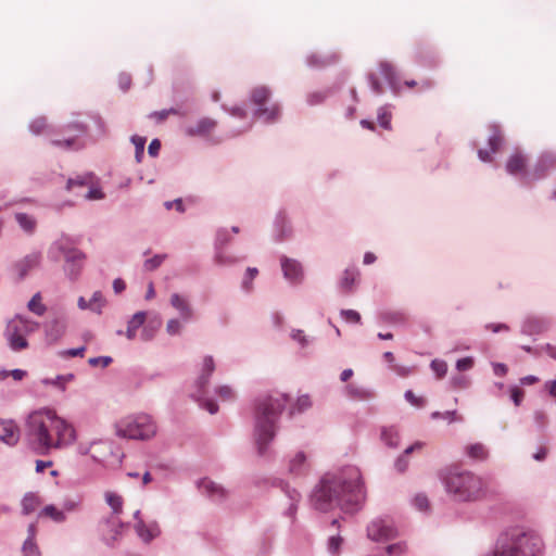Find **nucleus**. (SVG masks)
<instances>
[{
    "label": "nucleus",
    "mask_w": 556,
    "mask_h": 556,
    "mask_svg": "<svg viewBox=\"0 0 556 556\" xmlns=\"http://www.w3.org/2000/svg\"><path fill=\"white\" fill-rule=\"evenodd\" d=\"M365 500L362 472L353 465L326 472L311 494V504L319 511H330L338 507L344 513L354 514L362 509Z\"/></svg>",
    "instance_id": "f257e3e1"
},
{
    "label": "nucleus",
    "mask_w": 556,
    "mask_h": 556,
    "mask_svg": "<svg viewBox=\"0 0 556 556\" xmlns=\"http://www.w3.org/2000/svg\"><path fill=\"white\" fill-rule=\"evenodd\" d=\"M26 428L29 444L37 454L45 455L51 450L67 447L76 441L73 425L50 408L31 413Z\"/></svg>",
    "instance_id": "f03ea898"
},
{
    "label": "nucleus",
    "mask_w": 556,
    "mask_h": 556,
    "mask_svg": "<svg viewBox=\"0 0 556 556\" xmlns=\"http://www.w3.org/2000/svg\"><path fill=\"white\" fill-rule=\"evenodd\" d=\"M545 543L541 533L527 526L503 529L482 556H543Z\"/></svg>",
    "instance_id": "7ed1b4c3"
},
{
    "label": "nucleus",
    "mask_w": 556,
    "mask_h": 556,
    "mask_svg": "<svg viewBox=\"0 0 556 556\" xmlns=\"http://www.w3.org/2000/svg\"><path fill=\"white\" fill-rule=\"evenodd\" d=\"M288 402V395L281 392L262 394L255 400L253 437L260 456L266 455L274 441L280 414Z\"/></svg>",
    "instance_id": "20e7f679"
},
{
    "label": "nucleus",
    "mask_w": 556,
    "mask_h": 556,
    "mask_svg": "<svg viewBox=\"0 0 556 556\" xmlns=\"http://www.w3.org/2000/svg\"><path fill=\"white\" fill-rule=\"evenodd\" d=\"M446 494L456 503H475L486 495L483 479L476 472L460 466H448L440 473Z\"/></svg>",
    "instance_id": "39448f33"
},
{
    "label": "nucleus",
    "mask_w": 556,
    "mask_h": 556,
    "mask_svg": "<svg viewBox=\"0 0 556 556\" xmlns=\"http://www.w3.org/2000/svg\"><path fill=\"white\" fill-rule=\"evenodd\" d=\"M47 257L52 262H59L63 257V271L71 281H76L79 278L86 261V254L76 248L71 238L65 235L50 244Z\"/></svg>",
    "instance_id": "423d86ee"
},
{
    "label": "nucleus",
    "mask_w": 556,
    "mask_h": 556,
    "mask_svg": "<svg viewBox=\"0 0 556 556\" xmlns=\"http://www.w3.org/2000/svg\"><path fill=\"white\" fill-rule=\"evenodd\" d=\"M215 370V361L213 356L203 357L197 379L192 383L190 396L199 403V405L214 415L218 412L217 403L208 396L210 379Z\"/></svg>",
    "instance_id": "0eeeda50"
},
{
    "label": "nucleus",
    "mask_w": 556,
    "mask_h": 556,
    "mask_svg": "<svg viewBox=\"0 0 556 556\" xmlns=\"http://www.w3.org/2000/svg\"><path fill=\"white\" fill-rule=\"evenodd\" d=\"M39 328V323L23 316L15 315L7 323L4 338L8 346L13 352H20L28 348L27 337Z\"/></svg>",
    "instance_id": "6e6552de"
},
{
    "label": "nucleus",
    "mask_w": 556,
    "mask_h": 556,
    "mask_svg": "<svg viewBox=\"0 0 556 556\" xmlns=\"http://www.w3.org/2000/svg\"><path fill=\"white\" fill-rule=\"evenodd\" d=\"M116 427L118 437L131 440H149L156 433V426L152 417L147 414L128 416Z\"/></svg>",
    "instance_id": "1a4fd4ad"
},
{
    "label": "nucleus",
    "mask_w": 556,
    "mask_h": 556,
    "mask_svg": "<svg viewBox=\"0 0 556 556\" xmlns=\"http://www.w3.org/2000/svg\"><path fill=\"white\" fill-rule=\"evenodd\" d=\"M271 89L267 86H257L250 92V102L254 105L253 117L264 124H275L280 119L281 108L279 103H269Z\"/></svg>",
    "instance_id": "9d476101"
},
{
    "label": "nucleus",
    "mask_w": 556,
    "mask_h": 556,
    "mask_svg": "<svg viewBox=\"0 0 556 556\" xmlns=\"http://www.w3.org/2000/svg\"><path fill=\"white\" fill-rule=\"evenodd\" d=\"M254 484L256 486L279 489L288 500V506L282 510V516L294 522L302 500V495L296 488L292 486L288 480L279 477L257 479Z\"/></svg>",
    "instance_id": "9b49d317"
},
{
    "label": "nucleus",
    "mask_w": 556,
    "mask_h": 556,
    "mask_svg": "<svg viewBox=\"0 0 556 556\" xmlns=\"http://www.w3.org/2000/svg\"><path fill=\"white\" fill-rule=\"evenodd\" d=\"M505 172L522 187H531V168H529V155L516 149L505 163Z\"/></svg>",
    "instance_id": "f8f14e48"
},
{
    "label": "nucleus",
    "mask_w": 556,
    "mask_h": 556,
    "mask_svg": "<svg viewBox=\"0 0 556 556\" xmlns=\"http://www.w3.org/2000/svg\"><path fill=\"white\" fill-rule=\"evenodd\" d=\"M367 536L375 542L390 541L397 536V529L390 517H377L368 523Z\"/></svg>",
    "instance_id": "ddd939ff"
},
{
    "label": "nucleus",
    "mask_w": 556,
    "mask_h": 556,
    "mask_svg": "<svg viewBox=\"0 0 556 556\" xmlns=\"http://www.w3.org/2000/svg\"><path fill=\"white\" fill-rule=\"evenodd\" d=\"M271 238L276 243H282L294 238V227L286 208H280L275 214Z\"/></svg>",
    "instance_id": "4468645a"
},
{
    "label": "nucleus",
    "mask_w": 556,
    "mask_h": 556,
    "mask_svg": "<svg viewBox=\"0 0 556 556\" xmlns=\"http://www.w3.org/2000/svg\"><path fill=\"white\" fill-rule=\"evenodd\" d=\"M279 264L283 279L291 287H299L305 281V269L303 264L293 257L281 255Z\"/></svg>",
    "instance_id": "2eb2a0df"
},
{
    "label": "nucleus",
    "mask_w": 556,
    "mask_h": 556,
    "mask_svg": "<svg viewBox=\"0 0 556 556\" xmlns=\"http://www.w3.org/2000/svg\"><path fill=\"white\" fill-rule=\"evenodd\" d=\"M64 134H68L63 139H50L51 144L64 150H78L81 147L77 144L76 139L87 131V126L79 122L70 123L62 127Z\"/></svg>",
    "instance_id": "dca6fc26"
},
{
    "label": "nucleus",
    "mask_w": 556,
    "mask_h": 556,
    "mask_svg": "<svg viewBox=\"0 0 556 556\" xmlns=\"http://www.w3.org/2000/svg\"><path fill=\"white\" fill-rule=\"evenodd\" d=\"M556 169V153L551 151L542 152L531 168L532 185L546 178Z\"/></svg>",
    "instance_id": "f3484780"
},
{
    "label": "nucleus",
    "mask_w": 556,
    "mask_h": 556,
    "mask_svg": "<svg viewBox=\"0 0 556 556\" xmlns=\"http://www.w3.org/2000/svg\"><path fill=\"white\" fill-rule=\"evenodd\" d=\"M553 320L551 317L543 315H528L520 325V332L525 336H539L552 328Z\"/></svg>",
    "instance_id": "a211bd4d"
},
{
    "label": "nucleus",
    "mask_w": 556,
    "mask_h": 556,
    "mask_svg": "<svg viewBox=\"0 0 556 556\" xmlns=\"http://www.w3.org/2000/svg\"><path fill=\"white\" fill-rule=\"evenodd\" d=\"M312 470L309 455L304 451H298L288 458L287 471L294 479L305 478Z\"/></svg>",
    "instance_id": "6ab92c4d"
},
{
    "label": "nucleus",
    "mask_w": 556,
    "mask_h": 556,
    "mask_svg": "<svg viewBox=\"0 0 556 556\" xmlns=\"http://www.w3.org/2000/svg\"><path fill=\"white\" fill-rule=\"evenodd\" d=\"M125 523L113 518H105L100 523L101 540L108 547H114L119 541Z\"/></svg>",
    "instance_id": "aec40b11"
},
{
    "label": "nucleus",
    "mask_w": 556,
    "mask_h": 556,
    "mask_svg": "<svg viewBox=\"0 0 556 556\" xmlns=\"http://www.w3.org/2000/svg\"><path fill=\"white\" fill-rule=\"evenodd\" d=\"M361 281V271L359 269L352 265L346 267L342 274L341 277L338 280L337 287L340 293L344 295L353 294Z\"/></svg>",
    "instance_id": "412c9836"
},
{
    "label": "nucleus",
    "mask_w": 556,
    "mask_h": 556,
    "mask_svg": "<svg viewBox=\"0 0 556 556\" xmlns=\"http://www.w3.org/2000/svg\"><path fill=\"white\" fill-rule=\"evenodd\" d=\"M197 485L202 494L206 495L207 497L215 502H222L228 495V492L224 486L217 484L216 482L207 478L198 480Z\"/></svg>",
    "instance_id": "4be33fe9"
},
{
    "label": "nucleus",
    "mask_w": 556,
    "mask_h": 556,
    "mask_svg": "<svg viewBox=\"0 0 556 556\" xmlns=\"http://www.w3.org/2000/svg\"><path fill=\"white\" fill-rule=\"evenodd\" d=\"M41 261V253L36 251L25 255L13 264V269L18 276V279H24L28 271L37 267Z\"/></svg>",
    "instance_id": "5701e85b"
},
{
    "label": "nucleus",
    "mask_w": 556,
    "mask_h": 556,
    "mask_svg": "<svg viewBox=\"0 0 556 556\" xmlns=\"http://www.w3.org/2000/svg\"><path fill=\"white\" fill-rule=\"evenodd\" d=\"M503 143V138L496 126L492 127V132L488 139V148L478 150V157L482 162H491L492 155L496 153Z\"/></svg>",
    "instance_id": "b1692460"
},
{
    "label": "nucleus",
    "mask_w": 556,
    "mask_h": 556,
    "mask_svg": "<svg viewBox=\"0 0 556 556\" xmlns=\"http://www.w3.org/2000/svg\"><path fill=\"white\" fill-rule=\"evenodd\" d=\"M134 528L139 539L146 544H149L161 535L160 526L155 520L150 521L149 523H146L143 520H139V522L135 523Z\"/></svg>",
    "instance_id": "393cba45"
},
{
    "label": "nucleus",
    "mask_w": 556,
    "mask_h": 556,
    "mask_svg": "<svg viewBox=\"0 0 556 556\" xmlns=\"http://www.w3.org/2000/svg\"><path fill=\"white\" fill-rule=\"evenodd\" d=\"M66 316L61 314L45 324L46 337L50 341H58L66 330Z\"/></svg>",
    "instance_id": "a878e982"
},
{
    "label": "nucleus",
    "mask_w": 556,
    "mask_h": 556,
    "mask_svg": "<svg viewBox=\"0 0 556 556\" xmlns=\"http://www.w3.org/2000/svg\"><path fill=\"white\" fill-rule=\"evenodd\" d=\"M217 126V121L211 117H202L194 125L188 126L185 132L189 137H205Z\"/></svg>",
    "instance_id": "bb28decb"
},
{
    "label": "nucleus",
    "mask_w": 556,
    "mask_h": 556,
    "mask_svg": "<svg viewBox=\"0 0 556 556\" xmlns=\"http://www.w3.org/2000/svg\"><path fill=\"white\" fill-rule=\"evenodd\" d=\"M170 305L177 311L184 321H189L193 317V309L187 296L179 293H173L169 298Z\"/></svg>",
    "instance_id": "cd10ccee"
},
{
    "label": "nucleus",
    "mask_w": 556,
    "mask_h": 556,
    "mask_svg": "<svg viewBox=\"0 0 556 556\" xmlns=\"http://www.w3.org/2000/svg\"><path fill=\"white\" fill-rule=\"evenodd\" d=\"M379 72L387 81L389 88L394 93H397L401 90V81L393 65L387 61H382L379 64Z\"/></svg>",
    "instance_id": "c85d7f7f"
},
{
    "label": "nucleus",
    "mask_w": 556,
    "mask_h": 556,
    "mask_svg": "<svg viewBox=\"0 0 556 556\" xmlns=\"http://www.w3.org/2000/svg\"><path fill=\"white\" fill-rule=\"evenodd\" d=\"M20 440L17 425L13 420H7L0 428V441L9 446H14Z\"/></svg>",
    "instance_id": "c756f323"
},
{
    "label": "nucleus",
    "mask_w": 556,
    "mask_h": 556,
    "mask_svg": "<svg viewBox=\"0 0 556 556\" xmlns=\"http://www.w3.org/2000/svg\"><path fill=\"white\" fill-rule=\"evenodd\" d=\"M222 109L225 112H227L229 115H231L232 117L241 119V121H245L244 125L240 129L232 132V136H238V135L251 129L252 121L248 119V113L242 105H233V106L228 108L227 105L223 104Z\"/></svg>",
    "instance_id": "7c9ffc66"
},
{
    "label": "nucleus",
    "mask_w": 556,
    "mask_h": 556,
    "mask_svg": "<svg viewBox=\"0 0 556 556\" xmlns=\"http://www.w3.org/2000/svg\"><path fill=\"white\" fill-rule=\"evenodd\" d=\"M338 61L337 53H327L324 55L312 53L306 56V65L309 68L320 70L328 65H331Z\"/></svg>",
    "instance_id": "2f4dec72"
},
{
    "label": "nucleus",
    "mask_w": 556,
    "mask_h": 556,
    "mask_svg": "<svg viewBox=\"0 0 556 556\" xmlns=\"http://www.w3.org/2000/svg\"><path fill=\"white\" fill-rule=\"evenodd\" d=\"M380 320L382 323L404 327L407 324V314L402 309H390L380 314Z\"/></svg>",
    "instance_id": "473e14b6"
},
{
    "label": "nucleus",
    "mask_w": 556,
    "mask_h": 556,
    "mask_svg": "<svg viewBox=\"0 0 556 556\" xmlns=\"http://www.w3.org/2000/svg\"><path fill=\"white\" fill-rule=\"evenodd\" d=\"M344 394L352 400L358 401H366L374 397V392L370 389L357 386L355 383L345 386Z\"/></svg>",
    "instance_id": "72a5a7b5"
},
{
    "label": "nucleus",
    "mask_w": 556,
    "mask_h": 556,
    "mask_svg": "<svg viewBox=\"0 0 556 556\" xmlns=\"http://www.w3.org/2000/svg\"><path fill=\"white\" fill-rule=\"evenodd\" d=\"M14 218L18 227L27 235L33 236L37 229V219L27 213H15Z\"/></svg>",
    "instance_id": "f704fd0d"
},
{
    "label": "nucleus",
    "mask_w": 556,
    "mask_h": 556,
    "mask_svg": "<svg viewBox=\"0 0 556 556\" xmlns=\"http://www.w3.org/2000/svg\"><path fill=\"white\" fill-rule=\"evenodd\" d=\"M380 439L389 447L395 448L400 443V431L396 426H382Z\"/></svg>",
    "instance_id": "c9c22d12"
},
{
    "label": "nucleus",
    "mask_w": 556,
    "mask_h": 556,
    "mask_svg": "<svg viewBox=\"0 0 556 556\" xmlns=\"http://www.w3.org/2000/svg\"><path fill=\"white\" fill-rule=\"evenodd\" d=\"M96 175L92 172H85L75 175L67 179L66 190L73 191L76 187H88L90 184H93Z\"/></svg>",
    "instance_id": "e433bc0d"
},
{
    "label": "nucleus",
    "mask_w": 556,
    "mask_h": 556,
    "mask_svg": "<svg viewBox=\"0 0 556 556\" xmlns=\"http://www.w3.org/2000/svg\"><path fill=\"white\" fill-rule=\"evenodd\" d=\"M147 318V313L143 311L137 312L127 321V329L125 336L128 340H134L137 336V330L143 326Z\"/></svg>",
    "instance_id": "4c0bfd02"
},
{
    "label": "nucleus",
    "mask_w": 556,
    "mask_h": 556,
    "mask_svg": "<svg viewBox=\"0 0 556 556\" xmlns=\"http://www.w3.org/2000/svg\"><path fill=\"white\" fill-rule=\"evenodd\" d=\"M39 517H47L55 523H64L67 520L65 510L53 504L46 505L39 513Z\"/></svg>",
    "instance_id": "58836bf2"
},
{
    "label": "nucleus",
    "mask_w": 556,
    "mask_h": 556,
    "mask_svg": "<svg viewBox=\"0 0 556 556\" xmlns=\"http://www.w3.org/2000/svg\"><path fill=\"white\" fill-rule=\"evenodd\" d=\"M213 261L219 267H229L236 265L239 258L226 249L214 251Z\"/></svg>",
    "instance_id": "ea45409f"
},
{
    "label": "nucleus",
    "mask_w": 556,
    "mask_h": 556,
    "mask_svg": "<svg viewBox=\"0 0 556 556\" xmlns=\"http://www.w3.org/2000/svg\"><path fill=\"white\" fill-rule=\"evenodd\" d=\"M465 454L472 460L483 462L488 458L489 451L482 443H473L465 447Z\"/></svg>",
    "instance_id": "a19ab883"
},
{
    "label": "nucleus",
    "mask_w": 556,
    "mask_h": 556,
    "mask_svg": "<svg viewBox=\"0 0 556 556\" xmlns=\"http://www.w3.org/2000/svg\"><path fill=\"white\" fill-rule=\"evenodd\" d=\"M333 88H325L323 90L311 91L306 94V104L308 106H316L323 104L331 94Z\"/></svg>",
    "instance_id": "79ce46f5"
},
{
    "label": "nucleus",
    "mask_w": 556,
    "mask_h": 556,
    "mask_svg": "<svg viewBox=\"0 0 556 556\" xmlns=\"http://www.w3.org/2000/svg\"><path fill=\"white\" fill-rule=\"evenodd\" d=\"M258 275V269L256 267H248L243 274L241 280V291L245 294H251L254 291L253 281Z\"/></svg>",
    "instance_id": "37998d69"
},
{
    "label": "nucleus",
    "mask_w": 556,
    "mask_h": 556,
    "mask_svg": "<svg viewBox=\"0 0 556 556\" xmlns=\"http://www.w3.org/2000/svg\"><path fill=\"white\" fill-rule=\"evenodd\" d=\"M392 108L393 106L391 104H386L380 106L377 111V122L380 127L387 130H390L392 128Z\"/></svg>",
    "instance_id": "c03bdc74"
},
{
    "label": "nucleus",
    "mask_w": 556,
    "mask_h": 556,
    "mask_svg": "<svg viewBox=\"0 0 556 556\" xmlns=\"http://www.w3.org/2000/svg\"><path fill=\"white\" fill-rule=\"evenodd\" d=\"M40 498L37 494L33 492H28L24 495L22 500V513L23 515L27 516L30 515L35 509L39 506Z\"/></svg>",
    "instance_id": "a18cd8bd"
},
{
    "label": "nucleus",
    "mask_w": 556,
    "mask_h": 556,
    "mask_svg": "<svg viewBox=\"0 0 556 556\" xmlns=\"http://www.w3.org/2000/svg\"><path fill=\"white\" fill-rule=\"evenodd\" d=\"M312 407L311 397L307 394L300 395L296 402L290 407L289 415L294 417L295 415L302 414Z\"/></svg>",
    "instance_id": "49530a36"
},
{
    "label": "nucleus",
    "mask_w": 556,
    "mask_h": 556,
    "mask_svg": "<svg viewBox=\"0 0 556 556\" xmlns=\"http://www.w3.org/2000/svg\"><path fill=\"white\" fill-rule=\"evenodd\" d=\"M231 240L230 231L227 228H218L214 239V251L226 250Z\"/></svg>",
    "instance_id": "de8ad7c7"
},
{
    "label": "nucleus",
    "mask_w": 556,
    "mask_h": 556,
    "mask_svg": "<svg viewBox=\"0 0 556 556\" xmlns=\"http://www.w3.org/2000/svg\"><path fill=\"white\" fill-rule=\"evenodd\" d=\"M290 338L299 344L301 349H306L314 343L315 338L305 334L302 329H292Z\"/></svg>",
    "instance_id": "09e8293b"
},
{
    "label": "nucleus",
    "mask_w": 556,
    "mask_h": 556,
    "mask_svg": "<svg viewBox=\"0 0 556 556\" xmlns=\"http://www.w3.org/2000/svg\"><path fill=\"white\" fill-rule=\"evenodd\" d=\"M27 308L34 313L35 315L37 316H42L45 315L46 311H47V307L46 305L42 303V298H41V293L40 292H37L35 293L31 299L29 300V302L27 303Z\"/></svg>",
    "instance_id": "8fccbe9b"
},
{
    "label": "nucleus",
    "mask_w": 556,
    "mask_h": 556,
    "mask_svg": "<svg viewBox=\"0 0 556 556\" xmlns=\"http://www.w3.org/2000/svg\"><path fill=\"white\" fill-rule=\"evenodd\" d=\"M104 498L106 504L111 507L112 513L118 515L123 510V498L114 492H105Z\"/></svg>",
    "instance_id": "3c124183"
},
{
    "label": "nucleus",
    "mask_w": 556,
    "mask_h": 556,
    "mask_svg": "<svg viewBox=\"0 0 556 556\" xmlns=\"http://www.w3.org/2000/svg\"><path fill=\"white\" fill-rule=\"evenodd\" d=\"M130 141L135 146V159L137 163H141L144 154V146L147 142V139L144 137L134 135L130 138Z\"/></svg>",
    "instance_id": "603ef678"
},
{
    "label": "nucleus",
    "mask_w": 556,
    "mask_h": 556,
    "mask_svg": "<svg viewBox=\"0 0 556 556\" xmlns=\"http://www.w3.org/2000/svg\"><path fill=\"white\" fill-rule=\"evenodd\" d=\"M89 303L91 305L90 306L91 312H93L98 315L102 314L103 307L105 305V299L101 291H94L92 293L91 299L89 300Z\"/></svg>",
    "instance_id": "864d4df0"
},
{
    "label": "nucleus",
    "mask_w": 556,
    "mask_h": 556,
    "mask_svg": "<svg viewBox=\"0 0 556 556\" xmlns=\"http://www.w3.org/2000/svg\"><path fill=\"white\" fill-rule=\"evenodd\" d=\"M104 197H105V194L99 185L98 177L96 176L93 179V184H90L88 186V192L86 193L85 198L87 200L92 201V200H102V199H104Z\"/></svg>",
    "instance_id": "5fc2aeb1"
},
{
    "label": "nucleus",
    "mask_w": 556,
    "mask_h": 556,
    "mask_svg": "<svg viewBox=\"0 0 556 556\" xmlns=\"http://www.w3.org/2000/svg\"><path fill=\"white\" fill-rule=\"evenodd\" d=\"M166 258H167V254H155L151 258H147L143 262V268L147 271H153V270L157 269Z\"/></svg>",
    "instance_id": "6e6d98bb"
},
{
    "label": "nucleus",
    "mask_w": 556,
    "mask_h": 556,
    "mask_svg": "<svg viewBox=\"0 0 556 556\" xmlns=\"http://www.w3.org/2000/svg\"><path fill=\"white\" fill-rule=\"evenodd\" d=\"M81 506V498L79 496L75 497H66L63 500L61 504V508L65 510V514L67 513H75L80 509Z\"/></svg>",
    "instance_id": "4d7b16f0"
},
{
    "label": "nucleus",
    "mask_w": 556,
    "mask_h": 556,
    "mask_svg": "<svg viewBox=\"0 0 556 556\" xmlns=\"http://www.w3.org/2000/svg\"><path fill=\"white\" fill-rule=\"evenodd\" d=\"M432 419H445L448 424H452L454 421H462L463 418L457 416V410H446L444 413L441 412H433L431 414Z\"/></svg>",
    "instance_id": "13d9d810"
},
{
    "label": "nucleus",
    "mask_w": 556,
    "mask_h": 556,
    "mask_svg": "<svg viewBox=\"0 0 556 556\" xmlns=\"http://www.w3.org/2000/svg\"><path fill=\"white\" fill-rule=\"evenodd\" d=\"M215 394L223 401H231L236 395L235 390L228 384L216 387Z\"/></svg>",
    "instance_id": "bf43d9fd"
},
{
    "label": "nucleus",
    "mask_w": 556,
    "mask_h": 556,
    "mask_svg": "<svg viewBox=\"0 0 556 556\" xmlns=\"http://www.w3.org/2000/svg\"><path fill=\"white\" fill-rule=\"evenodd\" d=\"M386 552L390 556H401L407 552V544L404 541L393 543L387 546Z\"/></svg>",
    "instance_id": "052dcab7"
},
{
    "label": "nucleus",
    "mask_w": 556,
    "mask_h": 556,
    "mask_svg": "<svg viewBox=\"0 0 556 556\" xmlns=\"http://www.w3.org/2000/svg\"><path fill=\"white\" fill-rule=\"evenodd\" d=\"M430 367L438 378H443L447 372V364L443 359H433L430 364Z\"/></svg>",
    "instance_id": "680f3d73"
},
{
    "label": "nucleus",
    "mask_w": 556,
    "mask_h": 556,
    "mask_svg": "<svg viewBox=\"0 0 556 556\" xmlns=\"http://www.w3.org/2000/svg\"><path fill=\"white\" fill-rule=\"evenodd\" d=\"M533 420H534V424L536 426V428L540 430V431H545L546 427H547V415L544 410H541V409H536L534 413H533Z\"/></svg>",
    "instance_id": "e2e57ef3"
},
{
    "label": "nucleus",
    "mask_w": 556,
    "mask_h": 556,
    "mask_svg": "<svg viewBox=\"0 0 556 556\" xmlns=\"http://www.w3.org/2000/svg\"><path fill=\"white\" fill-rule=\"evenodd\" d=\"M340 316L346 323H351V324H361V320H362L361 314L354 309H341Z\"/></svg>",
    "instance_id": "0e129e2a"
},
{
    "label": "nucleus",
    "mask_w": 556,
    "mask_h": 556,
    "mask_svg": "<svg viewBox=\"0 0 556 556\" xmlns=\"http://www.w3.org/2000/svg\"><path fill=\"white\" fill-rule=\"evenodd\" d=\"M47 128V122L45 117L34 118L29 123V130L34 135H40Z\"/></svg>",
    "instance_id": "69168bd1"
},
{
    "label": "nucleus",
    "mask_w": 556,
    "mask_h": 556,
    "mask_svg": "<svg viewBox=\"0 0 556 556\" xmlns=\"http://www.w3.org/2000/svg\"><path fill=\"white\" fill-rule=\"evenodd\" d=\"M369 88L371 92L376 96H381L384 91L382 85L379 83L377 76L374 73L368 74L367 76Z\"/></svg>",
    "instance_id": "338daca9"
},
{
    "label": "nucleus",
    "mask_w": 556,
    "mask_h": 556,
    "mask_svg": "<svg viewBox=\"0 0 556 556\" xmlns=\"http://www.w3.org/2000/svg\"><path fill=\"white\" fill-rule=\"evenodd\" d=\"M22 551L24 556H40V552L36 542H31V540L24 541Z\"/></svg>",
    "instance_id": "774afa93"
}]
</instances>
